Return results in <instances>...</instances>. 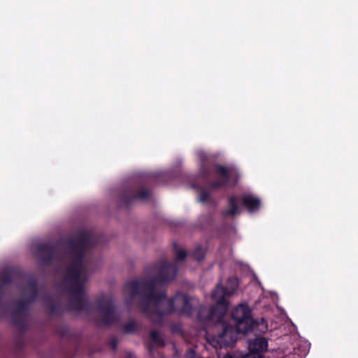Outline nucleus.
Wrapping results in <instances>:
<instances>
[{"label": "nucleus", "mask_w": 358, "mask_h": 358, "mask_svg": "<svg viewBox=\"0 0 358 358\" xmlns=\"http://www.w3.org/2000/svg\"><path fill=\"white\" fill-rule=\"evenodd\" d=\"M238 201L236 197L233 196L229 200V208L227 211V213L229 215L235 216L240 213L241 210L238 206Z\"/></svg>", "instance_id": "nucleus-7"}, {"label": "nucleus", "mask_w": 358, "mask_h": 358, "mask_svg": "<svg viewBox=\"0 0 358 358\" xmlns=\"http://www.w3.org/2000/svg\"><path fill=\"white\" fill-rule=\"evenodd\" d=\"M159 278L152 282L133 281L126 285V291L132 296L145 294L141 302L142 310L153 321H157L162 315L176 310L189 314L192 305L186 295L178 294L173 299L167 298L159 290L161 282H166L175 278V266L164 263L159 268Z\"/></svg>", "instance_id": "nucleus-1"}, {"label": "nucleus", "mask_w": 358, "mask_h": 358, "mask_svg": "<svg viewBox=\"0 0 358 358\" xmlns=\"http://www.w3.org/2000/svg\"><path fill=\"white\" fill-rule=\"evenodd\" d=\"M159 334L158 332H157L156 331H152L151 332V337L152 338V340L155 342V343H159Z\"/></svg>", "instance_id": "nucleus-10"}, {"label": "nucleus", "mask_w": 358, "mask_h": 358, "mask_svg": "<svg viewBox=\"0 0 358 358\" xmlns=\"http://www.w3.org/2000/svg\"><path fill=\"white\" fill-rule=\"evenodd\" d=\"M243 203L250 213L256 211L260 207L259 199L250 194H245L243 196Z\"/></svg>", "instance_id": "nucleus-6"}, {"label": "nucleus", "mask_w": 358, "mask_h": 358, "mask_svg": "<svg viewBox=\"0 0 358 358\" xmlns=\"http://www.w3.org/2000/svg\"><path fill=\"white\" fill-rule=\"evenodd\" d=\"M238 285L237 278H231L228 280L226 289H224L220 285L216 287L212 293V297L216 303V308L211 312L210 317L214 318L217 317L219 318L227 312L228 303L226 301V298L234 293Z\"/></svg>", "instance_id": "nucleus-4"}, {"label": "nucleus", "mask_w": 358, "mask_h": 358, "mask_svg": "<svg viewBox=\"0 0 358 358\" xmlns=\"http://www.w3.org/2000/svg\"><path fill=\"white\" fill-rule=\"evenodd\" d=\"M217 174L222 178V180L217 183L215 186L220 187L225 184L230 179H233L238 175V171L234 167L225 168L220 166L217 168Z\"/></svg>", "instance_id": "nucleus-5"}, {"label": "nucleus", "mask_w": 358, "mask_h": 358, "mask_svg": "<svg viewBox=\"0 0 358 358\" xmlns=\"http://www.w3.org/2000/svg\"><path fill=\"white\" fill-rule=\"evenodd\" d=\"M232 317L236 322L235 329L226 327L223 332L218 337L219 347L229 345L234 343L238 334H246L256 327H259L261 332L268 330L266 321L264 319L261 322H257L251 317V310L246 303L240 304L232 313Z\"/></svg>", "instance_id": "nucleus-2"}, {"label": "nucleus", "mask_w": 358, "mask_h": 358, "mask_svg": "<svg viewBox=\"0 0 358 358\" xmlns=\"http://www.w3.org/2000/svg\"><path fill=\"white\" fill-rule=\"evenodd\" d=\"M176 257L178 260H182L186 257V252L182 250H180L177 252Z\"/></svg>", "instance_id": "nucleus-8"}, {"label": "nucleus", "mask_w": 358, "mask_h": 358, "mask_svg": "<svg viewBox=\"0 0 358 358\" xmlns=\"http://www.w3.org/2000/svg\"><path fill=\"white\" fill-rule=\"evenodd\" d=\"M86 244L83 242L77 245L78 252L75 255L73 260L68 269L69 280L73 283V292L80 296L84 290V283L87 280L85 266L82 260L83 250Z\"/></svg>", "instance_id": "nucleus-3"}, {"label": "nucleus", "mask_w": 358, "mask_h": 358, "mask_svg": "<svg viewBox=\"0 0 358 358\" xmlns=\"http://www.w3.org/2000/svg\"><path fill=\"white\" fill-rule=\"evenodd\" d=\"M208 197V192H206V191H202L201 192V195H200V197H199V201L201 202H204L207 200Z\"/></svg>", "instance_id": "nucleus-9"}, {"label": "nucleus", "mask_w": 358, "mask_h": 358, "mask_svg": "<svg viewBox=\"0 0 358 358\" xmlns=\"http://www.w3.org/2000/svg\"><path fill=\"white\" fill-rule=\"evenodd\" d=\"M189 358H194V352L193 351H189L187 354Z\"/></svg>", "instance_id": "nucleus-11"}]
</instances>
